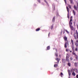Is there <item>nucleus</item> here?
<instances>
[{
    "mask_svg": "<svg viewBox=\"0 0 78 78\" xmlns=\"http://www.w3.org/2000/svg\"><path fill=\"white\" fill-rule=\"evenodd\" d=\"M63 39H64V40H65V41H66L65 43V44L64 45H65V48H67V45H69V41H67V37H66V36H65L63 37Z\"/></svg>",
    "mask_w": 78,
    "mask_h": 78,
    "instance_id": "obj_1",
    "label": "nucleus"
},
{
    "mask_svg": "<svg viewBox=\"0 0 78 78\" xmlns=\"http://www.w3.org/2000/svg\"><path fill=\"white\" fill-rule=\"evenodd\" d=\"M75 44L76 47L75 48V50L76 51H78V40L76 41V42H75Z\"/></svg>",
    "mask_w": 78,
    "mask_h": 78,
    "instance_id": "obj_2",
    "label": "nucleus"
},
{
    "mask_svg": "<svg viewBox=\"0 0 78 78\" xmlns=\"http://www.w3.org/2000/svg\"><path fill=\"white\" fill-rule=\"evenodd\" d=\"M72 18H73L72 16L70 18V20L69 23V26H72V25L73 24V23L72 22Z\"/></svg>",
    "mask_w": 78,
    "mask_h": 78,
    "instance_id": "obj_3",
    "label": "nucleus"
},
{
    "mask_svg": "<svg viewBox=\"0 0 78 78\" xmlns=\"http://www.w3.org/2000/svg\"><path fill=\"white\" fill-rule=\"evenodd\" d=\"M69 55L67 54L66 57V61H67L68 62H69Z\"/></svg>",
    "mask_w": 78,
    "mask_h": 78,
    "instance_id": "obj_4",
    "label": "nucleus"
},
{
    "mask_svg": "<svg viewBox=\"0 0 78 78\" xmlns=\"http://www.w3.org/2000/svg\"><path fill=\"white\" fill-rule=\"evenodd\" d=\"M73 37H74L75 39H76V40L77 39V34H76L75 33L74 34H73Z\"/></svg>",
    "mask_w": 78,
    "mask_h": 78,
    "instance_id": "obj_5",
    "label": "nucleus"
},
{
    "mask_svg": "<svg viewBox=\"0 0 78 78\" xmlns=\"http://www.w3.org/2000/svg\"><path fill=\"white\" fill-rule=\"evenodd\" d=\"M67 71L68 73L69 76H70L71 75V71H70L69 69Z\"/></svg>",
    "mask_w": 78,
    "mask_h": 78,
    "instance_id": "obj_6",
    "label": "nucleus"
},
{
    "mask_svg": "<svg viewBox=\"0 0 78 78\" xmlns=\"http://www.w3.org/2000/svg\"><path fill=\"white\" fill-rule=\"evenodd\" d=\"M52 9L53 10H55V4H52Z\"/></svg>",
    "mask_w": 78,
    "mask_h": 78,
    "instance_id": "obj_7",
    "label": "nucleus"
},
{
    "mask_svg": "<svg viewBox=\"0 0 78 78\" xmlns=\"http://www.w3.org/2000/svg\"><path fill=\"white\" fill-rule=\"evenodd\" d=\"M71 43L72 44L71 45H74V42H73V40L72 39H71Z\"/></svg>",
    "mask_w": 78,
    "mask_h": 78,
    "instance_id": "obj_8",
    "label": "nucleus"
},
{
    "mask_svg": "<svg viewBox=\"0 0 78 78\" xmlns=\"http://www.w3.org/2000/svg\"><path fill=\"white\" fill-rule=\"evenodd\" d=\"M69 27H70V29H71L72 31H73V30H74V28L72 26H70Z\"/></svg>",
    "mask_w": 78,
    "mask_h": 78,
    "instance_id": "obj_9",
    "label": "nucleus"
},
{
    "mask_svg": "<svg viewBox=\"0 0 78 78\" xmlns=\"http://www.w3.org/2000/svg\"><path fill=\"white\" fill-rule=\"evenodd\" d=\"M55 60H56V61H58V63H59V61H60L61 60V59L59 58H56L55 59Z\"/></svg>",
    "mask_w": 78,
    "mask_h": 78,
    "instance_id": "obj_10",
    "label": "nucleus"
},
{
    "mask_svg": "<svg viewBox=\"0 0 78 78\" xmlns=\"http://www.w3.org/2000/svg\"><path fill=\"white\" fill-rule=\"evenodd\" d=\"M71 47L72 50L74 51V50H75V47L74 46V45H71Z\"/></svg>",
    "mask_w": 78,
    "mask_h": 78,
    "instance_id": "obj_11",
    "label": "nucleus"
},
{
    "mask_svg": "<svg viewBox=\"0 0 78 78\" xmlns=\"http://www.w3.org/2000/svg\"><path fill=\"white\" fill-rule=\"evenodd\" d=\"M74 57H75V59L76 60H78V56L77 55H76L74 56Z\"/></svg>",
    "mask_w": 78,
    "mask_h": 78,
    "instance_id": "obj_12",
    "label": "nucleus"
},
{
    "mask_svg": "<svg viewBox=\"0 0 78 78\" xmlns=\"http://www.w3.org/2000/svg\"><path fill=\"white\" fill-rule=\"evenodd\" d=\"M73 14L74 16H75L76 15V12H75V11L74 10H73Z\"/></svg>",
    "mask_w": 78,
    "mask_h": 78,
    "instance_id": "obj_13",
    "label": "nucleus"
},
{
    "mask_svg": "<svg viewBox=\"0 0 78 78\" xmlns=\"http://www.w3.org/2000/svg\"><path fill=\"white\" fill-rule=\"evenodd\" d=\"M75 69H71V73H73V72H75Z\"/></svg>",
    "mask_w": 78,
    "mask_h": 78,
    "instance_id": "obj_14",
    "label": "nucleus"
},
{
    "mask_svg": "<svg viewBox=\"0 0 78 78\" xmlns=\"http://www.w3.org/2000/svg\"><path fill=\"white\" fill-rule=\"evenodd\" d=\"M73 8L74 9H75L76 11H77V7H76V5H74Z\"/></svg>",
    "mask_w": 78,
    "mask_h": 78,
    "instance_id": "obj_15",
    "label": "nucleus"
},
{
    "mask_svg": "<svg viewBox=\"0 0 78 78\" xmlns=\"http://www.w3.org/2000/svg\"><path fill=\"white\" fill-rule=\"evenodd\" d=\"M69 2L71 4H73V0H69Z\"/></svg>",
    "mask_w": 78,
    "mask_h": 78,
    "instance_id": "obj_16",
    "label": "nucleus"
},
{
    "mask_svg": "<svg viewBox=\"0 0 78 78\" xmlns=\"http://www.w3.org/2000/svg\"><path fill=\"white\" fill-rule=\"evenodd\" d=\"M72 75L73 76H75L76 75V74L75 73V72H73V73H72Z\"/></svg>",
    "mask_w": 78,
    "mask_h": 78,
    "instance_id": "obj_17",
    "label": "nucleus"
},
{
    "mask_svg": "<svg viewBox=\"0 0 78 78\" xmlns=\"http://www.w3.org/2000/svg\"><path fill=\"white\" fill-rule=\"evenodd\" d=\"M41 30V29L40 28H37V29H36V31H39V30Z\"/></svg>",
    "mask_w": 78,
    "mask_h": 78,
    "instance_id": "obj_18",
    "label": "nucleus"
},
{
    "mask_svg": "<svg viewBox=\"0 0 78 78\" xmlns=\"http://www.w3.org/2000/svg\"><path fill=\"white\" fill-rule=\"evenodd\" d=\"M55 20V16L54 17L53 19H52V22H54Z\"/></svg>",
    "mask_w": 78,
    "mask_h": 78,
    "instance_id": "obj_19",
    "label": "nucleus"
},
{
    "mask_svg": "<svg viewBox=\"0 0 78 78\" xmlns=\"http://www.w3.org/2000/svg\"><path fill=\"white\" fill-rule=\"evenodd\" d=\"M66 9L68 11V12L69 13V9L68 8V7H66Z\"/></svg>",
    "mask_w": 78,
    "mask_h": 78,
    "instance_id": "obj_20",
    "label": "nucleus"
},
{
    "mask_svg": "<svg viewBox=\"0 0 78 78\" xmlns=\"http://www.w3.org/2000/svg\"><path fill=\"white\" fill-rule=\"evenodd\" d=\"M77 64H78V62H75L74 63V66H75V67L77 66Z\"/></svg>",
    "mask_w": 78,
    "mask_h": 78,
    "instance_id": "obj_21",
    "label": "nucleus"
},
{
    "mask_svg": "<svg viewBox=\"0 0 78 78\" xmlns=\"http://www.w3.org/2000/svg\"><path fill=\"white\" fill-rule=\"evenodd\" d=\"M60 75H61V77H62V76H64V74H63V73H62L61 72L60 73Z\"/></svg>",
    "mask_w": 78,
    "mask_h": 78,
    "instance_id": "obj_22",
    "label": "nucleus"
},
{
    "mask_svg": "<svg viewBox=\"0 0 78 78\" xmlns=\"http://www.w3.org/2000/svg\"><path fill=\"white\" fill-rule=\"evenodd\" d=\"M47 48V50H50V46H48Z\"/></svg>",
    "mask_w": 78,
    "mask_h": 78,
    "instance_id": "obj_23",
    "label": "nucleus"
},
{
    "mask_svg": "<svg viewBox=\"0 0 78 78\" xmlns=\"http://www.w3.org/2000/svg\"><path fill=\"white\" fill-rule=\"evenodd\" d=\"M68 7L69 8H70V9H71V8H72V7H71V5H70V4L68 5Z\"/></svg>",
    "mask_w": 78,
    "mask_h": 78,
    "instance_id": "obj_24",
    "label": "nucleus"
},
{
    "mask_svg": "<svg viewBox=\"0 0 78 78\" xmlns=\"http://www.w3.org/2000/svg\"><path fill=\"white\" fill-rule=\"evenodd\" d=\"M55 55L56 57H58V53H55Z\"/></svg>",
    "mask_w": 78,
    "mask_h": 78,
    "instance_id": "obj_25",
    "label": "nucleus"
},
{
    "mask_svg": "<svg viewBox=\"0 0 78 78\" xmlns=\"http://www.w3.org/2000/svg\"><path fill=\"white\" fill-rule=\"evenodd\" d=\"M68 65L69 66V67H70L71 66V64L70 63H68Z\"/></svg>",
    "mask_w": 78,
    "mask_h": 78,
    "instance_id": "obj_26",
    "label": "nucleus"
},
{
    "mask_svg": "<svg viewBox=\"0 0 78 78\" xmlns=\"http://www.w3.org/2000/svg\"><path fill=\"white\" fill-rule=\"evenodd\" d=\"M72 55H74V56L76 55V54H75L74 52H72Z\"/></svg>",
    "mask_w": 78,
    "mask_h": 78,
    "instance_id": "obj_27",
    "label": "nucleus"
},
{
    "mask_svg": "<svg viewBox=\"0 0 78 78\" xmlns=\"http://www.w3.org/2000/svg\"><path fill=\"white\" fill-rule=\"evenodd\" d=\"M54 67H58V64H55L54 65Z\"/></svg>",
    "mask_w": 78,
    "mask_h": 78,
    "instance_id": "obj_28",
    "label": "nucleus"
},
{
    "mask_svg": "<svg viewBox=\"0 0 78 78\" xmlns=\"http://www.w3.org/2000/svg\"><path fill=\"white\" fill-rule=\"evenodd\" d=\"M75 70H76V73H78V69H75Z\"/></svg>",
    "mask_w": 78,
    "mask_h": 78,
    "instance_id": "obj_29",
    "label": "nucleus"
},
{
    "mask_svg": "<svg viewBox=\"0 0 78 78\" xmlns=\"http://www.w3.org/2000/svg\"><path fill=\"white\" fill-rule=\"evenodd\" d=\"M53 25H51V30H52L53 29Z\"/></svg>",
    "mask_w": 78,
    "mask_h": 78,
    "instance_id": "obj_30",
    "label": "nucleus"
},
{
    "mask_svg": "<svg viewBox=\"0 0 78 78\" xmlns=\"http://www.w3.org/2000/svg\"><path fill=\"white\" fill-rule=\"evenodd\" d=\"M67 17L68 19H69L70 17H69V13L67 14Z\"/></svg>",
    "mask_w": 78,
    "mask_h": 78,
    "instance_id": "obj_31",
    "label": "nucleus"
},
{
    "mask_svg": "<svg viewBox=\"0 0 78 78\" xmlns=\"http://www.w3.org/2000/svg\"><path fill=\"white\" fill-rule=\"evenodd\" d=\"M62 61L63 63H64V58H62Z\"/></svg>",
    "mask_w": 78,
    "mask_h": 78,
    "instance_id": "obj_32",
    "label": "nucleus"
},
{
    "mask_svg": "<svg viewBox=\"0 0 78 78\" xmlns=\"http://www.w3.org/2000/svg\"><path fill=\"white\" fill-rule=\"evenodd\" d=\"M62 30L60 33V34L62 35Z\"/></svg>",
    "mask_w": 78,
    "mask_h": 78,
    "instance_id": "obj_33",
    "label": "nucleus"
},
{
    "mask_svg": "<svg viewBox=\"0 0 78 78\" xmlns=\"http://www.w3.org/2000/svg\"><path fill=\"white\" fill-rule=\"evenodd\" d=\"M70 60H71V61H72L73 60V58L72 57H71L70 58Z\"/></svg>",
    "mask_w": 78,
    "mask_h": 78,
    "instance_id": "obj_34",
    "label": "nucleus"
},
{
    "mask_svg": "<svg viewBox=\"0 0 78 78\" xmlns=\"http://www.w3.org/2000/svg\"><path fill=\"white\" fill-rule=\"evenodd\" d=\"M37 2H38L40 3H41V1L40 0H38Z\"/></svg>",
    "mask_w": 78,
    "mask_h": 78,
    "instance_id": "obj_35",
    "label": "nucleus"
},
{
    "mask_svg": "<svg viewBox=\"0 0 78 78\" xmlns=\"http://www.w3.org/2000/svg\"><path fill=\"white\" fill-rule=\"evenodd\" d=\"M68 51H69V50H68V49H66V51L68 52Z\"/></svg>",
    "mask_w": 78,
    "mask_h": 78,
    "instance_id": "obj_36",
    "label": "nucleus"
},
{
    "mask_svg": "<svg viewBox=\"0 0 78 78\" xmlns=\"http://www.w3.org/2000/svg\"><path fill=\"white\" fill-rule=\"evenodd\" d=\"M64 1L65 2V3H66V4H67V2H66V0H64Z\"/></svg>",
    "mask_w": 78,
    "mask_h": 78,
    "instance_id": "obj_37",
    "label": "nucleus"
},
{
    "mask_svg": "<svg viewBox=\"0 0 78 78\" xmlns=\"http://www.w3.org/2000/svg\"><path fill=\"white\" fill-rule=\"evenodd\" d=\"M45 3H46V4H48V2H47L46 1H45Z\"/></svg>",
    "mask_w": 78,
    "mask_h": 78,
    "instance_id": "obj_38",
    "label": "nucleus"
},
{
    "mask_svg": "<svg viewBox=\"0 0 78 78\" xmlns=\"http://www.w3.org/2000/svg\"><path fill=\"white\" fill-rule=\"evenodd\" d=\"M73 32H71L70 34H71V35H73V34H72Z\"/></svg>",
    "mask_w": 78,
    "mask_h": 78,
    "instance_id": "obj_39",
    "label": "nucleus"
},
{
    "mask_svg": "<svg viewBox=\"0 0 78 78\" xmlns=\"http://www.w3.org/2000/svg\"><path fill=\"white\" fill-rule=\"evenodd\" d=\"M66 33H69V32H68V31H67V30H66Z\"/></svg>",
    "mask_w": 78,
    "mask_h": 78,
    "instance_id": "obj_40",
    "label": "nucleus"
},
{
    "mask_svg": "<svg viewBox=\"0 0 78 78\" xmlns=\"http://www.w3.org/2000/svg\"><path fill=\"white\" fill-rule=\"evenodd\" d=\"M68 51H70V53H71V52H72V51H70V50H68Z\"/></svg>",
    "mask_w": 78,
    "mask_h": 78,
    "instance_id": "obj_41",
    "label": "nucleus"
},
{
    "mask_svg": "<svg viewBox=\"0 0 78 78\" xmlns=\"http://www.w3.org/2000/svg\"><path fill=\"white\" fill-rule=\"evenodd\" d=\"M64 62L65 63L66 62V59H65L64 60Z\"/></svg>",
    "mask_w": 78,
    "mask_h": 78,
    "instance_id": "obj_42",
    "label": "nucleus"
},
{
    "mask_svg": "<svg viewBox=\"0 0 78 78\" xmlns=\"http://www.w3.org/2000/svg\"><path fill=\"white\" fill-rule=\"evenodd\" d=\"M76 78H78V75H77L76 76Z\"/></svg>",
    "mask_w": 78,
    "mask_h": 78,
    "instance_id": "obj_43",
    "label": "nucleus"
},
{
    "mask_svg": "<svg viewBox=\"0 0 78 78\" xmlns=\"http://www.w3.org/2000/svg\"><path fill=\"white\" fill-rule=\"evenodd\" d=\"M63 34H64L65 33V31L64 30L63 32Z\"/></svg>",
    "mask_w": 78,
    "mask_h": 78,
    "instance_id": "obj_44",
    "label": "nucleus"
},
{
    "mask_svg": "<svg viewBox=\"0 0 78 78\" xmlns=\"http://www.w3.org/2000/svg\"><path fill=\"white\" fill-rule=\"evenodd\" d=\"M59 56L60 58H61V55H59Z\"/></svg>",
    "mask_w": 78,
    "mask_h": 78,
    "instance_id": "obj_45",
    "label": "nucleus"
},
{
    "mask_svg": "<svg viewBox=\"0 0 78 78\" xmlns=\"http://www.w3.org/2000/svg\"><path fill=\"white\" fill-rule=\"evenodd\" d=\"M49 35H50V33H49V34H48V36L49 37Z\"/></svg>",
    "mask_w": 78,
    "mask_h": 78,
    "instance_id": "obj_46",
    "label": "nucleus"
},
{
    "mask_svg": "<svg viewBox=\"0 0 78 78\" xmlns=\"http://www.w3.org/2000/svg\"><path fill=\"white\" fill-rule=\"evenodd\" d=\"M56 51H57V50H56Z\"/></svg>",
    "mask_w": 78,
    "mask_h": 78,
    "instance_id": "obj_47",
    "label": "nucleus"
},
{
    "mask_svg": "<svg viewBox=\"0 0 78 78\" xmlns=\"http://www.w3.org/2000/svg\"><path fill=\"white\" fill-rule=\"evenodd\" d=\"M56 63H58V62H56Z\"/></svg>",
    "mask_w": 78,
    "mask_h": 78,
    "instance_id": "obj_48",
    "label": "nucleus"
}]
</instances>
